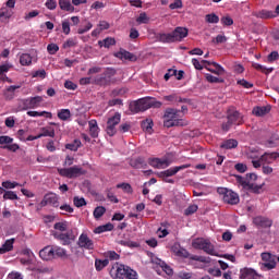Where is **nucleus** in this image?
I'll list each match as a JSON object with an SVG mask.
<instances>
[{
	"label": "nucleus",
	"instance_id": "55",
	"mask_svg": "<svg viewBox=\"0 0 279 279\" xmlns=\"http://www.w3.org/2000/svg\"><path fill=\"white\" fill-rule=\"evenodd\" d=\"M130 5L133 8H143V1L141 0H130Z\"/></svg>",
	"mask_w": 279,
	"mask_h": 279
},
{
	"label": "nucleus",
	"instance_id": "22",
	"mask_svg": "<svg viewBox=\"0 0 279 279\" xmlns=\"http://www.w3.org/2000/svg\"><path fill=\"white\" fill-rule=\"evenodd\" d=\"M142 130L144 132H147L148 134H151L154 130V121L151 119H146L142 121Z\"/></svg>",
	"mask_w": 279,
	"mask_h": 279
},
{
	"label": "nucleus",
	"instance_id": "61",
	"mask_svg": "<svg viewBox=\"0 0 279 279\" xmlns=\"http://www.w3.org/2000/svg\"><path fill=\"white\" fill-rule=\"evenodd\" d=\"M46 147L48 151H56V143H53V141L48 142Z\"/></svg>",
	"mask_w": 279,
	"mask_h": 279
},
{
	"label": "nucleus",
	"instance_id": "4",
	"mask_svg": "<svg viewBox=\"0 0 279 279\" xmlns=\"http://www.w3.org/2000/svg\"><path fill=\"white\" fill-rule=\"evenodd\" d=\"M186 36H189V29L179 26L172 33H159L157 35V40L165 44L182 43Z\"/></svg>",
	"mask_w": 279,
	"mask_h": 279
},
{
	"label": "nucleus",
	"instance_id": "41",
	"mask_svg": "<svg viewBox=\"0 0 279 279\" xmlns=\"http://www.w3.org/2000/svg\"><path fill=\"white\" fill-rule=\"evenodd\" d=\"M206 21H207V23H218L219 22V16L215 13L207 14L206 15Z\"/></svg>",
	"mask_w": 279,
	"mask_h": 279
},
{
	"label": "nucleus",
	"instance_id": "21",
	"mask_svg": "<svg viewBox=\"0 0 279 279\" xmlns=\"http://www.w3.org/2000/svg\"><path fill=\"white\" fill-rule=\"evenodd\" d=\"M57 117L60 121H71V110L61 109L58 111Z\"/></svg>",
	"mask_w": 279,
	"mask_h": 279
},
{
	"label": "nucleus",
	"instance_id": "57",
	"mask_svg": "<svg viewBox=\"0 0 279 279\" xmlns=\"http://www.w3.org/2000/svg\"><path fill=\"white\" fill-rule=\"evenodd\" d=\"M123 105V100L116 98L112 100H109V106H122Z\"/></svg>",
	"mask_w": 279,
	"mask_h": 279
},
{
	"label": "nucleus",
	"instance_id": "25",
	"mask_svg": "<svg viewBox=\"0 0 279 279\" xmlns=\"http://www.w3.org/2000/svg\"><path fill=\"white\" fill-rule=\"evenodd\" d=\"M45 136H49L50 138H53L56 136V130L51 128H43L41 133H39V138H43Z\"/></svg>",
	"mask_w": 279,
	"mask_h": 279
},
{
	"label": "nucleus",
	"instance_id": "23",
	"mask_svg": "<svg viewBox=\"0 0 279 279\" xmlns=\"http://www.w3.org/2000/svg\"><path fill=\"white\" fill-rule=\"evenodd\" d=\"M28 117H46V119H52L53 114L49 111H27Z\"/></svg>",
	"mask_w": 279,
	"mask_h": 279
},
{
	"label": "nucleus",
	"instance_id": "53",
	"mask_svg": "<svg viewBox=\"0 0 279 279\" xmlns=\"http://www.w3.org/2000/svg\"><path fill=\"white\" fill-rule=\"evenodd\" d=\"M190 56H204V50L201 48H194L190 51Z\"/></svg>",
	"mask_w": 279,
	"mask_h": 279
},
{
	"label": "nucleus",
	"instance_id": "7",
	"mask_svg": "<svg viewBox=\"0 0 279 279\" xmlns=\"http://www.w3.org/2000/svg\"><path fill=\"white\" fill-rule=\"evenodd\" d=\"M148 165L153 167L154 169H167L169 165H171V161L167 158H148Z\"/></svg>",
	"mask_w": 279,
	"mask_h": 279
},
{
	"label": "nucleus",
	"instance_id": "50",
	"mask_svg": "<svg viewBox=\"0 0 279 279\" xmlns=\"http://www.w3.org/2000/svg\"><path fill=\"white\" fill-rule=\"evenodd\" d=\"M129 36H130L131 40H136V38H138V36H141V34L138 33V29L131 28Z\"/></svg>",
	"mask_w": 279,
	"mask_h": 279
},
{
	"label": "nucleus",
	"instance_id": "58",
	"mask_svg": "<svg viewBox=\"0 0 279 279\" xmlns=\"http://www.w3.org/2000/svg\"><path fill=\"white\" fill-rule=\"evenodd\" d=\"M4 123L7 128H14V124H15L14 118H7Z\"/></svg>",
	"mask_w": 279,
	"mask_h": 279
},
{
	"label": "nucleus",
	"instance_id": "48",
	"mask_svg": "<svg viewBox=\"0 0 279 279\" xmlns=\"http://www.w3.org/2000/svg\"><path fill=\"white\" fill-rule=\"evenodd\" d=\"M170 10H180L182 8V0H175L174 2L170 3Z\"/></svg>",
	"mask_w": 279,
	"mask_h": 279
},
{
	"label": "nucleus",
	"instance_id": "56",
	"mask_svg": "<svg viewBox=\"0 0 279 279\" xmlns=\"http://www.w3.org/2000/svg\"><path fill=\"white\" fill-rule=\"evenodd\" d=\"M73 160H75V158L71 157V156H66L65 160H64V167H71V165H73Z\"/></svg>",
	"mask_w": 279,
	"mask_h": 279
},
{
	"label": "nucleus",
	"instance_id": "15",
	"mask_svg": "<svg viewBox=\"0 0 279 279\" xmlns=\"http://www.w3.org/2000/svg\"><path fill=\"white\" fill-rule=\"evenodd\" d=\"M278 158V153H264L260 156V161L264 162V165H271V162L276 161Z\"/></svg>",
	"mask_w": 279,
	"mask_h": 279
},
{
	"label": "nucleus",
	"instance_id": "1",
	"mask_svg": "<svg viewBox=\"0 0 279 279\" xmlns=\"http://www.w3.org/2000/svg\"><path fill=\"white\" fill-rule=\"evenodd\" d=\"M189 121L180 116V109L167 108L163 113V128H185Z\"/></svg>",
	"mask_w": 279,
	"mask_h": 279
},
{
	"label": "nucleus",
	"instance_id": "64",
	"mask_svg": "<svg viewBox=\"0 0 279 279\" xmlns=\"http://www.w3.org/2000/svg\"><path fill=\"white\" fill-rule=\"evenodd\" d=\"M101 8H104V2L96 1L92 4L93 10H99Z\"/></svg>",
	"mask_w": 279,
	"mask_h": 279
},
{
	"label": "nucleus",
	"instance_id": "36",
	"mask_svg": "<svg viewBox=\"0 0 279 279\" xmlns=\"http://www.w3.org/2000/svg\"><path fill=\"white\" fill-rule=\"evenodd\" d=\"M32 77H39L40 80H45L47 77V71L38 70L32 73Z\"/></svg>",
	"mask_w": 279,
	"mask_h": 279
},
{
	"label": "nucleus",
	"instance_id": "5",
	"mask_svg": "<svg viewBox=\"0 0 279 279\" xmlns=\"http://www.w3.org/2000/svg\"><path fill=\"white\" fill-rule=\"evenodd\" d=\"M121 123V114L116 112L107 120L106 133L108 136H114L117 134V125Z\"/></svg>",
	"mask_w": 279,
	"mask_h": 279
},
{
	"label": "nucleus",
	"instance_id": "18",
	"mask_svg": "<svg viewBox=\"0 0 279 279\" xmlns=\"http://www.w3.org/2000/svg\"><path fill=\"white\" fill-rule=\"evenodd\" d=\"M221 149H236L239 142L236 140H226L220 144Z\"/></svg>",
	"mask_w": 279,
	"mask_h": 279
},
{
	"label": "nucleus",
	"instance_id": "35",
	"mask_svg": "<svg viewBox=\"0 0 279 279\" xmlns=\"http://www.w3.org/2000/svg\"><path fill=\"white\" fill-rule=\"evenodd\" d=\"M136 23H140V24L149 23V17L147 16V13L145 12L141 13L140 16L136 19Z\"/></svg>",
	"mask_w": 279,
	"mask_h": 279
},
{
	"label": "nucleus",
	"instance_id": "33",
	"mask_svg": "<svg viewBox=\"0 0 279 279\" xmlns=\"http://www.w3.org/2000/svg\"><path fill=\"white\" fill-rule=\"evenodd\" d=\"M47 51L50 56H56V53L60 51V47L58 46V44H49L47 46Z\"/></svg>",
	"mask_w": 279,
	"mask_h": 279
},
{
	"label": "nucleus",
	"instance_id": "16",
	"mask_svg": "<svg viewBox=\"0 0 279 279\" xmlns=\"http://www.w3.org/2000/svg\"><path fill=\"white\" fill-rule=\"evenodd\" d=\"M130 165L133 169H145V167H147V161L145 160V157H136L130 160Z\"/></svg>",
	"mask_w": 279,
	"mask_h": 279
},
{
	"label": "nucleus",
	"instance_id": "63",
	"mask_svg": "<svg viewBox=\"0 0 279 279\" xmlns=\"http://www.w3.org/2000/svg\"><path fill=\"white\" fill-rule=\"evenodd\" d=\"M8 71H10V65L8 64L0 65V75H3V73H8Z\"/></svg>",
	"mask_w": 279,
	"mask_h": 279
},
{
	"label": "nucleus",
	"instance_id": "2",
	"mask_svg": "<svg viewBox=\"0 0 279 279\" xmlns=\"http://www.w3.org/2000/svg\"><path fill=\"white\" fill-rule=\"evenodd\" d=\"M162 102L156 100V98L145 97L134 100L130 104L129 108L131 112L138 114V112H145V110H149V108H161Z\"/></svg>",
	"mask_w": 279,
	"mask_h": 279
},
{
	"label": "nucleus",
	"instance_id": "59",
	"mask_svg": "<svg viewBox=\"0 0 279 279\" xmlns=\"http://www.w3.org/2000/svg\"><path fill=\"white\" fill-rule=\"evenodd\" d=\"M99 27H100L101 32H102V29H110V24L106 21H100L99 22Z\"/></svg>",
	"mask_w": 279,
	"mask_h": 279
},
{
	"label": "nucleus",
	"instance_id": "39",
	"mask_svg": "<svg viewBox=\"0 0 279 279\" xmlns=\"http://www.w3.org/2000/svg\"><path fill=\"white\" fill-rule=\"evenodd\" d=\"M62 31L65 36H69L71 34V24L69 23V21L62 22Z\"/></svg>",
	"mask_w": 279,
	"mask_h": 279
},
{
	"label": "nucleus",
	"instance_id": "14",
	"mask_svg": "<svg viewBox=\"0 0 279 279\" xmlns=\"http://www.w3.org/2000/svg\"><path fill=\"white\" fill-rule=\"evenodd\" d=\"M114 56L116 58H119V60H129L130 62H136V56L128 50H120Z\"/></svg>",
	"mask_w": 279,
	"mask_h": 279
},
{
	"label": "nucleus",
	"instance_id": "45",
	"mask_svg": "<svg viewBox=\"0 0 279 279\" xmlns=\"http://www.w3.org/2000/svg\"><path fill=\"white\" fill-rule=\"evenodd\" d=\"M268 62H276V60H279V53L278 51H272L267 57Z\"/></svg>",
	"mask_w": 279,
	"mask_h": 279
},
{
	"label": "nucleus",
	"instance_id": "29",
	"mask_svg": "<svg viewBox=\"0 0 279 279\" xmlns=\"http://www.w3.org/2000/svg\"><path fill=\"white\" fill-rule=\"evenodd\" d=\"M276 13L274 11L262 10L257 13L258 19H274Z\"/></svg>",
	"mask_w": 279,
	"mask_h": 279
},
{
	"label": "nucleus",
	"instance_id": "32",
	"mask_svg": "<svg viewBox=\"0 0 279 279\" xmlns=\"http://www.w3.org/2000/svg\"><path fill=\"white\" fill-rule=\"evenodd\" d=\"M63 49H71L72 47H77V38H69L62 45Z\"/></svg>",
	"mask_w": 279,
	"mask_h": 279
},
{
	"label": "nucleus",
	"instance_id": "20",
	"mask_svg": "<svg viewBox=\"0 0 279 279\" xmlns=\"http://www.w3.org/2000/svg\"><path fill=\"white\" fill-rule=\"evenodd\" d=\"M59 8L64 12H73L74 7L71 5V0H59Z\"/></svg>",
	"mask_w": 279,
	"mask_h": 279
},
{
	"label": "nucleus",
	"instance_id": "27",
	"mask_svg": "<svg viewBox=\"0 0 279 279\" xmlns=\"http://www.w3.org/2000/svg\"><path fill=\"white\" fill-rule=\"evenodd\" d=\"M181 169H186V166H177V167L170 168L161 172V175H175V173H178V171H181Z\"/></svg>",
	"mask_w": 279,
	"mask_h": 279
},
{
	"label": "nucleus",
	"instance_id": "37",
	"mask_svg": "<svg viewBox=\"0 0 279 279\" xmlns=\"http://www.w3.org/2000/svg\"><path fill=\"white\" fill-rule=\"evenodd\" d=\"M220 23L222 25H226L227 27H230V25L234 24V20H232V17H230V16H223V17H221Z\"/></svg>",
	"mask_w": 279,
	"mask_h": 279
},
{
	"label": "nucleus",
	"instance_id": "10",
	"mask_svg": "<svg viewBox=\"0 0 279 279\" xmlns=\"http://www.w3.org/2000/svg\"><path fill=\"white\" fill-rule=\"evenodd\" d=\"M202 62L203 64H207L205 69H207V71L214 73L215 75H223V73H226V69H223V66H221V64L217 62H210L208 60H203ZM208 66H214L215 69Z\"/></svg>",
	"mask_w": 279,
	"mask_h": 279
},
{
	"label": "nucleus",
	"instance_id": "43",
	"mask_svg": "<svg viewBox=\"0 0 279 279\" xmlns=\"http://www.w3.org/2000/svg\"><path fill=\"white\" fill-rule=\"evenodd\" d=\"M64 88L68 90H77V84L73 83L72 81H65Z\"/></svg>",
	"mask_w": 279,
	"mask_h": 279
},
{
	"label": "nucleus",
	"instance_id": "38",
	"mask_svg": "<svg viewBox=\"0 0 279 279\" xmlns=\"http://www.w3.org/2000/svg\"><path fill=\"white\" fill-rule=\"evenodd\" d=\"M227 41H228V37H226V35H217V37L213 39V43H215L216 45H221Z\"/></svg>",
	"mask_w": 279,
	"mask_h": 279
},
{
	"label": "nucleus",
	"instance_id": "31",
	"mask_svg": "<svg viewBox=\"0 0 279 279\" xmlns=\"http://www.w3.org/2000/svg\"><path fill=\"white\" fill-rule=\"evenodd\" d=\"M206 80L209 82V84H223V78L214 76L213 74H206Z\"/></svg>",
	"mask_w": 279,
	"mask_h": 279
},
{
	"label": "nucleus",
	"instance_id": "26",
	"mask_svg": "<svg viewBox=\"0 0 279 279\" xmlns=\"http://www.w3.org/2000/svg\"><path fill=\"white\" fill-rule=\"evenodd\" d=\"M82 147V141L80 140H74L70 144H65V149H70V151H77Z\"/></svg>",
	"mask_w": 279,
	"mask_h": 279
},
{
	"label": "nucleus",
	"instance_id": "52",
	"mask_svg": "<svg viewBox=\"0 0 279 279\" xmlns=\"http://www.w3.org/2000/svg\"><path fill=\"white\" fill-rule=\"evenodd\" d=\"M192 64H193L194 69H196V71H202L204 69V66L197 59H192Z\"/></svg>",
	"mask_w": 279,
	"mask_h": 279
},
{
	"label": "nucleus",
	"instance_id": "62",
	"mask_svg": "<svg viewBox=\"0 0 279 279\" xmlns=\"http://www.w3.org/2000/svg\"><path fill=\"white\" fill-rule=\"evenodd\" d=\"M90 77H82L81 80H80V84H81V86H87V84H90Z\"/></svg>",
	"mask_w": 279,
	"mask_h": 279
},
{
	"label": "nucleus",
	"instance_id": "34",
	"mask_svg": "<svg viewBox=\"0 0 279 279\" xmlns=\"http://www.w3.org/2000/svg\"><path fill=\"white\" fill-rule=\"evenodd\" d=\"M279 137L278 135L274 134L271 138L267 142V147H278Z\"/></svg>",
	"mask_w": 279,
	"mask_h": 279
},
{
	"label": "nucleus",
	"instance_id": "54",
	"mask_svg": "<svg viewBox=\"0 0 279 279\" xmlns=\"http://www.w3.org/2000/svg\"><path fill=\"white\" fill-rule=\"evenodd\" d=\"M95 73H101V68L99 66L90 68L87 72V75H95Z\"/></svg>",
	"mask_w": 279,
	"mask_h": 279
},
{
	"label": "nucleus",
	"instance_id": "13",
	"mask_svg": "<svg viewBox=\"0 0 279 279\" xmlns=\"http://www.w3.org/2000/svg\"><path fill=\"white\" fill-rule=\"evenodd\" d=\"M12 16H14V10L8 9V8L0 9L1 23H9L10 19H12Z\"/></svg>",
	"mask_w": 279,
	"mask_h": 279
},
{
	"label": "nucleus",
	"instance_id": "9",
	"mask_svg": "<svg viewBox=\"0 0 279 279\" xmlns=\"http://www.w3.org/2000/svg\"><path fill=\"white\" fill-rule=\"evenodd\" d=\"M60 175H86V170L80 166L63 168L59 170Z\"/></svg>",
	"mask_w": 279,
	"mask_h": 279
},
{
	"label": "nucleus",
	"instance_id": "12",
	"mask_svg": "<svg viewBox=\"0 0 279 279\" xmlns=\"http://www.w3.org/2000/svg\"><path fill=\"white\" fill-rule=\"evenodd\" d=\"M43 104V98L40 96H35L24 100V106L29 109L38 108Z\"/></svg>",
	"mask_w": 279,
	"mask_h": 279
},
{
	"label": "nucleus",
	"instance_id": "51",
	"mask_svg": "<svg viewBox=\"0 0 279 279\" xmlns=\"http://www.w3.org/2000/svg\"><path fill=\"white\" fill-rule=\"evenodd\" d=\"M40 14L37 10L31 11L25 15V21H29L31 19H36Z\"/></svg>",
	"mask_w": 279,
	"mask_h": 279
},
{
	"label": "nucleus",
	"instance_id": "28",
	"mask_svg": "<svg viewBox=\"0 0 279 279\" xmlns=\"http://www.w3.org/2000/svg\"><path fill=\"white\" fill-rule=\"evenodd\" d=\"M20 64H22V66H29V64H32V54L23 53L20 57Z\"/></svg>",
	"mask_w": 279,
	"mask_h": 279
},
{
	"label": "nucleus",
	"instance_id": "19",
	"mask_svg": "<svg viewBox=\"0 0 279 279\" xmlns=\"http://www.w3.org/2000/svg\"><path fill=\"white\" fill-rule=\"evenodd\" d=\"M99 47H105V49H110L113 45H117V40L112 37H107L104 40L98 41Z\"/></svg>",
	"mask_w": 279,
	"mask_h": 279
},
{
	"label": "nucleus",
	"instance_id": "60",
	"mask_svg": "<svg viewBox=\"0 0 279 279\" xmlns=\"http://www.w3.org/2000/svg\"><path fill=\"white\" fill-rule=\"evenodd\" d=\"M5 5L8 10H14V7L16 5V0H8Z\"/></svg>",
	"mask_w": 279,
	"mask_h": 279
},
{
	"label": "nucleus",
	"instance_id": "11",
	"mask_svg": "<svg viewBox=\"0 0 279 279\" xmlns=\"http://www.w3.org/2000/svg\"><path fill=\"white\" fill-rule=\"evenodd\" d=\"M165 101L170 104H191V99L182 98L178 94H172L163 97Z\"/></svg>",
	"mask_w": 279,
	"mask_h": 279
},
{
	"label": "nucleus",
	"instance_id": "6",
	"mask_svg": "<svg viewBox=\"0 0 279 279\" xmlns=\"http://www.w3.org/2000/svg\"><path fill=\"white\" fill-rule=\"evenodd\" d=\"M12 143H14V138L8 135L0 136V145H3L2 149H8V151H19V149H21V146H19V144Z\"/></svg>",
	"mask_w": 279,
	"mask_h": 279
},
{
	"label": "nucleus",
	"instance_id": "3",
	"mask_svg": "<svg viewBox=\"0 0 279 279\" xmlns=\"http://www.w3.org/2000/svg\"><path fill=\"white\" fill-rule=\"evenodd\" d=\"M243 119V113L236 110V107L230 106L227 109V122L222 123L221 129L223 132H230V128H232V125H243V123H245V120Z\"/></svg>",
	"mask_w": 279,
	"mask_h": 279
},
{
	"label": "nucleus",
	"instance_id": "49",
	"mask_svg": "<svg viewBox=\"0 0 279 279\" xmlns=\"http://www.w3.org/2000/svg\"><path fill=\"white\" fill-rule=\"evenodd\" d=\"M238 84L240 86H243V88H253L254 87V84L247 82L246 80H240V81H238Z\"/></svg>",
	"mask_w": 279,
	"mask_h": 279
},
{
	"label": "nucleus",
	"instance_id": "24",
	"mask_svg": "<svg viewBox=\"0 0 279 279\" xmlns=\"http://www.w3.org/2000/svg\"><path fill=\"white\" fill-rule=\"evenodd\" d=\"M269 110H271L268 107H255L253 108V114L255 117H265V114H269Z\"/></svg>",
	"mask_w": 279,
	"mask_h": 279
},
{
	"label": "nucleus",
	"instance_id": "44",
	"mask_svg": "<svg viewBox=\"0 0 279 279\" xmlns=\"http://www.w3.org/2000/svg\"><path fill=\"white\" fill-rule=\"evenodd\" d=\"M234 169L236 170L238 173H245L247 171V166L244 163H236L234 166Z\"/></svg>",
	"mask_w": 279,
	"mask_h": 279
},
{
	"label": "nucleus",
	"instance_id": "42",
	"mask_svg": "<svg viewBox=\"0 0 279 279\" xmlns=\"http://www.w3.org/2000/svg\"><path fill=\"white\" fill-rule=\"evenodd\" d=\"M45 5L48 10H56L58 8V2L56 0H47Z\"/></svg>",
	"mask_w": 279,
	"mask_h": 279
},
{
	"label": "nucleus",
	"instance_id": "46",
	"mask_svg": "<svg viewBox=\"0 0 279 279\" xmlns=\"http://www.w3.org/2000/svg\"><path fill=\"white\" fill-rule=\"evenodd\" d=\"M93 29V23L88 22L86 26L77 29V34H86V32H90Z\"/></svg>",
	"mask_w": 279,
	"mask_h": 279
},
{
	"label": "nucleus",
	"instance_id": "30",
	"mask_svg": "<svg viewBox=\"0 0 279 279\" xmlns=\"http://www.w3.org/2000/svg\"><path fill=\"white\" fill-rule=\"evenodd\" d=\"M250 158H252V163L255 169H259V167L264 165V161L260 160V157L258 158V156L254 155V153H251Z\"/></svg>",
	"mask_w": 279,
	"mask_h": 279
},
{
	"label": "nucleus",
	"instance_id": "8",
	"mask_svg": "<svg viewBox=\"0 0 279 279\" xmlns=\"http://www.w3.org/2000/svg\"><path fill=\"white\" fill-rule=\"evenodd\" d=\"M114 73V70L107 69L104 74L96 76L94 82L97 84V86H107V84L110 83V77H112Z\"/></svg>",
	"mask_w": 279,
	"mask_h": 279
},
{
	"label": "nucleus",
	"instance_id": "40",
	"mask_svg": "<svg viewBox=\"0 0 279 279\" xmlns=\"http://www.w3.org/2000/svg\"><path fill=\"white\" fill-rule=\"evenodd\" d=\"M175 75H178V70L169 69L168 72L165 74L163 78L166 80V82H169V80H171V77Z\"/></svg>",
	"mask_w": 279,
	"mask_h": 279
},
{
	"label": "nucleus",
	"instance_id": "47",
	"mask_svg": "<svg viewBox=\"0 0 279 279\" xmlns=\"http://www.w3.org/2000/svg\"><path fill=\"white\" fill-rule=\"evenodd\" d=\"M131 129H132V125H130V123L125 122L119 126V132H121V134H125V132H128Z\"/></svg>",
	"mask_w": 279,
	"mask_h": 279
},
{
	"label": "nucleus",
	"instance_id": "17",
	"mask_svg": "<svg viewBox=\"0 0 279 279\" xmlns=\"http://www.w3.org/2000/svg\"><path fill=\"white\" fill-rule=\"evenodd\" d=\"M89 125V135L92 138H97L99 136V125L97 124V120H90L88 122Z\"/></svg>",
	"mask_w": 279,
	"mask_h": 279
}]
</instances>
